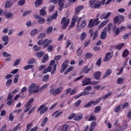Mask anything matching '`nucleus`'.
Masks as SVG:
<instances>
[{"instance_id":"f257e3e1","label":"nucleus","mask_w":131,"mask_h":131,"mask_svg":"<svg viewBox=\"0 0 131 131\" xmlns=\"http://www.w3.org/2000/svg\"><path fill=\"white\" fill-rule=\"evenodd\" d=\"M111 2H115V0H107L106 2V0L97 2V0H91L89 3L90 7L92 9H99V8H101V6L109 5Z\"/></svg>"},{"instance_id":"f03ea898","label":"nucleus","mask_w":131,"mask_h":131,"mask_svg":"<svg viewBox=\"0 0 131 131\" xmlns=\"http://www.w3.org/2000/svg\"><path fill=\"white\" fill-rule=\"evenodd\" d=\"M50 95H52V96H57V95L61 94V93H62V91H63V87L62 86H60L58 88L55 89L54 84H51L50 86Z\"/></svg>"},{"instance_id":"7ed1b4c3","label":"nucleus","mask_w":131,"mask_h":131,"mask_svg":"<svg viewBox=\"0 0 131 131\" xmlns=\"http://www.w3.org/2000/svg\"><path fill=\"white\" fill-rule=\"evenodd\" d=\"M52 43V39L49 40V39L46 38L45 40L40 39L37 42L38 46H43V49H46L48 48V46Z\"/></svg>"},{"instance_id":"20e7f679","label":"nucleus","mask_w":131,"mask_h":131,"mask_svg":"<svg viewBox=\"0 0 131 131\" xmlns=\"http://www.w3.org/2000/svg\"><path fill=\"white\" fill-rule=\"evenodd\" d=\"M101 100H102V98L99 97L95 101L94 100H91L84 105V108H90L92 105H93V106H96V105H98V104L101 102Z\"/></svg>"},{"instance_id":"39448f33","label":"nucleus","mask_w":131,"mask_h":131,"mask_svg":"<svg viewBox=\"0 0 131 131\" xmlns=\"http://www.w3.org/2000/svg\"><path fill=\"white\" fill-rule=\"evenodd\" d=\"M70 22V19H67L66 17H62L61 21V24H62L61 29L62 30L66 29Z\"/></svg>"},{"instance_id":"423d86ee","label":"nucleus","mask_w":131,"mask_h":131,"mask_svg":"<svg viewBox=\"0 0 131 131\" xmlns=\"http://www.w3.org/2000/svg\"><path fill=\"white\" fill-rule=\"evenodd\" d=\"M122 22H124V16L123 15H120V17L117 16L114 18V24H118V25H120Z\"/></svg>"},{"instance_id":"0eeeda50","label":"nucleus","mask_w":131,"mask_h":131,"mask_svg":"<svg viewBox=\"0 0 131 131\" xmlns=\"http://www.w3.org/2000/svg\"><path fill=\"white\" fill-rule=\"evenodd\" d=\"M98 24H100V21H99V18H96L94 20L90 19L88 26L89 28H93L94 26H98Z\"/></svg>"},{"instance_id":"6e6552de","label":"nucleus","mask_w":131,"mask_h":131,"mask_svg":"<svg viewBox=\"0 0 131 131\" xmlns=\"http://www.w3.org/2000/svg\"><path fill=\"white\" fill-rule=\"evenodd\" d=\"M114 54V52H113V51L106 53L105 58L103 59V62H108V61H110V60L113 58Z\"/></svg>"},{"instance_id":"1a4fd4ad","label":"nucleus","mask_w":131,"mask_h":131,"mask_svg":"<svg viewBox=\"0 0 131 131\" xmlns=\"http://www.w3.org/2000/svg\"><path fill=\"white\" fill-rule=\"evenodd\" d=\"M45 104H41L37 110V112H39L40 111V114L41 115L44 114L45 112H47L48 110H49V107L47 106H45Z\"/></svg>"},{"instance_id":"9d476101","label":"nucleus","mask_w":131,"mask_h":131,"mask_svg":"<svg viewBox=\"0 0 131 131\" xmlns=\"http://www.w3.org/2000/svg\"><path fill=\"white\" fill-rule=\"evenodd\" d=\"M77 19H78V16L76 14L74 15L71 20V24L69 27V29H71V28H73V27H74V25H75V23Z\"/></svg>"},{"instance_id":"9b49d317","label":"nucleus","mask_w":131,"mask_h":131,"mask_svg":"<svg viewBox=\"0 0 131 131\" xmlns=\"http://www.w3.org/2000/svg\"><path fill=\"white\" fill-rule=\"evenodd\" d=\"M89 33H90L91 37H92L93 35H94L93 37V40L96 39L97 37H98V36L99 35V33L98 32V31H95L94 33L93 29H91L89 30Z\"/></svg>"},{"instance_id":"f8f14e48","label":"nucleus","mask_w":131,"mask_h":131,"mask_svg":"<svg viewBox=\"0 0 131 131\" xmlns=\"http://www.w3.org/2000/svg\"><path fill=\"white\" fill-rule=\"evenodd\" d=\"M68 62L69 61L68 60H66L61 65V69L60 70V73H63L64 71L67 69V68L68 67Z\"/></svg>"},{"instance_id":"ddd939ff","label":"nucleus","mask_w":131,"mask_h":131,"mask_svg":"<svg viewBox=\"0 0 131 131\" xmlns=\"http://www.w3.org/2000/svg\"><path fill=\"white\" fill-rule=\"evenodd\" d=\"M91 82H92V79L90 78H85L82 81V86H85V85H89V84H91Z\"/></svg>"},{"instance_id":"4468645a","label":"nucleus","mask_w":131,"mask_h":131,"mask_svg":"<svg viewBox=\"0 0 131 131\" xmlns=\"http://www.w3.org/2000/svg\"><path fill=\"white\" fill-rule=\"evenodd\" d=\"M107 37V28H104L100 34V39H105Z\"/></svg>"},{"instance_id":"2eb2a0df","label":"nucleus","mask_w":131,"mask_h":131,"mask_svg":"<svg viewBox=\"0 0 131 131\" xmlns=\"http://www.w3.org/2000/svg\"><path fill=\"white\" fill-rule=\"evenodd\" d=\"M111 14L112 13L111 12H108L107 13H102L100 16V19L101 20H103V19L106 20V19H108V17L111 16Z\"/></svg>"},{"instance_id":"dca6fc26","label":"nucleus","mask_w":131,"mask_h":131,"mask_svg":"<svg viewBox=\"0 0 131 131\" xmlns=\"http://www.w3.org/2000/svg\"><path fill=\"white\" fill-rule=\"evenodd\" d=\"M101 75H102V72L100 71H97L94 73V77L96 80H99V78H101Z\"/></svg>"},{"instance_id":"f3484780","label":"nucleus","mask_w":131,"mask_h":131,"mask_svg":"<svg viewBox=\"0 0 131 131\" xmlns=\"http://www.w3.org/2000/svg\"><path fill=\"white\" fill-rule=\"evenodd\" d=\"M35 83H33L32 84H31L30 86L28 87V90L29 96H31V95H32V91H33V89H35Z\"/></svg>"},{"instance_id":"a211bd4d","label":"nucleus","mask_w":131,"mask_h":131,"mask_svg":"<svg viewBox=\"0 0 131 131\" xmlns=\"http://www.w3.org/2000/svg\"><path fill=\"white\" fill-rule=\"evenodd\" d=\"M89 66H85L83 68V72H85V74H86L89 71H91L92 70V68H93V67H91L90 68H89Z\"/></svg>"},{"instance_id":"6ab92c4d","label":"nucleus","mask_w":131,"mask_h":131,"mask_svg":"<svg viewBox=\"0 0 131 131\" xmlns=\"http://www.w3.org/2000/svg\"><path fill=\"white\" fill-rule=\"evenodd\" d=\"M62 113H63V112H60L59 113V111H56L52 114V117H54V116H55V118H57L59 117V116H60V115L62 114Z\"/></svg>"},{"instance_id":"aec40b11","label":"nucleus","mask_w":131,"mask_h":131,"mask_svg":"<svg viewBox=\"0 0 131 131\" xmlns=\"http://www.w3.org/2000/svg\"><path fill=\"white\" fill-rule=\"evenodd\" d=\"M86 36H88V34L85 32H83L81 34L80 36V39L81 41H82V40H84L85 38H86Z\"/></svg>"},{"instance_id":"412c9836","label":"nucleus","mask_w":131,"mask_h":131,"mask_svg":"<svg viewBox=\"0 0 131 131\" xmlns=\"http://www.w3.org/2000/svg\"><path fill=\"white\" fill-rule=\"evenodd\" d=\"M43 1L42 0H37L35 2V7L36 8H38V7H40V6H41L42 5Z\"/></svg>"},{"instance_id":"4be33fe9","label":"nucleus","mask_w":131,"mask_h":131,"mask_svg":"<svg viewBox=\"0 0 131 131\" xmlns=\"http://www.w3.org/2000/svg\"><path fill=\"white\" fill-rule=\"evenodd\" d=\"M83 8H84V6L83 5H80V6L77 7L75 9L76 14H78V13H79V12H80V11H81V10H82L83 9Z\"/></svg>"},{"instance_id":"5701e85b","label":"nucleus","mask_w":131,"mask_h":131,"mask_svg":"<svg viewBox=\"0 0 131 131\" xmlns=\"http://www.w3.org/2000/svg\"><path fill=\"white\" fill-rule=\"evenodd\" d=\"M12 0H8L5 5V7L6 9H8V8H10V7H12Z\"/></svg>"},{"instance_id":"b1692460","label":"nucleus","mask_w":131,"mask_h":131,"mask_svg":"<svg viewBox=\"0 0 131 131\" xmlns=\"http://www.w3.org/2000/svg\"><path fill=\"white\" fill-rule=\"evenodd\" d=\"M111 73H112V70L111 69H108L105 74L102 77V78H106L107 76H109V75H111Z\"/></svg>"},{"instance_id":"393cba45","label":"nucleus","mask_w":131,"mask_h":131,"mask_svg":"<svg viewBox=\"0 0 131 131\" xmlns=\"http://www.w3.org/2000/svg\"><path fill=\"white\" fill-rule=\"evenodd\" d=\"M51 71H52V67H50V66H49L47 69H45L43 70L42 73L43 74H47L48 72H51Z\"/></svg>"},{"instance_id":"a878e982","label":"nucleus","mask_w":131,"mask_h":131,"mask_svg":"<svg viewBox=\"0 0 131 131\" xmlns=\"http://www.w3.org/2000/svg\"><path fill=\"white\" fill-rule=\"evenodd\" d=\"M58 6H59V11H62V9H63V7H64V3H63V1L59 0L58 3Z\"/></svg>"},{"instance_id":"bb28decb","label":"nucleus","mask_w":131,"mask_h":131,"mask_svg":"<svg viewBox=\"0 0 131 131\" xmlns=\"http://www.w3.org/2000/svg\"><path fill=\"white\" fill-rule=\"evenodd\" d=\"M124 46V43H122L121 44L115 46V50H121Z\"/></svg>"},{"instance_id":"cd10ccee","label":"nucleus","mask_w":131,"mask_h":131,"mask_svg":"<svg viewBox=\"0 0 131 131\" xmlns=\"http://www.w3.org/2000/svg\"><path fill=\"white\" fill-rule=\"evenodd\" d=\"M33 101H34V98H31L25 105V107H30L29 106H30L32 104V102H33Z\"/></svg>"},{"instance_id":"c85d7f7f","label":"nucleus","mask_w":131,"mask_h":131,"mask_svg":"<svg viewBox=\"0 0 131 131\" xmlns=\"http://www.w3.org/2000/svg\"><path fill=\"white\" fill-rule=\"evenodd\" d=\"M41 49V47L37 46V45H35L33 47V51H34V52H38Z\"/></svg>"},{"instance_id":"c756f323","label":"nucleus","mask_w":131,"mask_h":131,"mask_svg":"<svg viewBox=\"0 0 131 131\" xmlns=\"http://www.w3.org/2000/svg\"><path fill=\"white\" fill-rule=\"evenodd\" d=\"M102 64V57L99 58L95 63L96 66H97L98 68H100Z\"/></svg>"},{"instance_id":"7c9ffc66","label":"nucleus","mask_w":131,"mask_h":131,"mask_svg":"<svg viewBox=\"0 0 131 131\" xmlns=\"http://www.w3.org/2000/svg\"><path fill=\"white\" fill-rule=\"evenodd\" d=\"M129 54V51H128V50H127V49H125L124 52H123L122 54V57H124V58H126V57H127V56H128V54Z\"/></svg>"},{"instance_id":"2f4dec72","label":"nucleus","mask_w":131,"mask_h":131,"mask_svg":"<svg viewBox=\"0 0 131 131\" xmlns=\"http://www.w3.org/2000/svg\"><path fill=\"white\" fill-rule=\"evenodd\" d=\"M109 22V19H106V20L103 21L99 25V27L102 28L104 27L106 24H107Z\"/></svg>"},{"instance_id":"473e14b6","label":"nucleus","mask_w":131,"mask_h":131,"mask_svg":"<svg viewBox=\"0 0 131 131\" xmlns=\"http://www.w3.org/2000/svg\"><path fill=\"white\" fill-rule=\"evenodd\" d=\"M39 14L40 15V16H42V17L46 16V15H47V12L46 11V10L43 9H42L40 10V12Z\"/></svg>"},{"instance_id":"72a5a7b5","label":"nucleus","mask_w":131,"mask_h":131,"mask_svg":"<svg viewBox=\"0 0 131 131\" xmlns=\"http://www.w3.org/2000/svg\"><path fill=\"white\" fill-rule=\"evenodd\" d=\"M33 68V64H28L24 67V70H28V69H32Z\"/></svg>"},{"instance_id":"f704fd0d","label":"nucleus","mask_w":131,"mask_h":131,"mask_svg":"<svg viewBox=\"0 0 131 131\" xmlns=\"http://www.w3.org/2000/svg\"><path fill=\"white\" fill-rule=\"evenodd\" d=\"M121 109V105H119L118 106L115 107L114 112H115V113H118V112H119Z\"/></svg>"},{"instance_id":"c9c22d12","label":"nucleus","mask_w":131,"mask_h":131,"mask_svg":"<svg viewBox=\"0 0 131 131\" xmlns=\"http://www.w3.org/2000/svg\"><path fill=\"white\" fill-rule=\"evenodd\" d=\"M80 50H81V47H79L77 51L78 57H80L81 56H82V51Z\"/></svg>"},{"instance_id":"e433bc0d","label":"nucleus","mask_w":131,"mask_h":131,"mask_svg":"<svg viewBox=\"0 0 131 131\" xmlns=\"http://www.w3.org/2000/svg\"><path fill=\"white\" fill-rule=\"evenodd\" d=\"M118 84H122L124 82V79L123 78H119L117 80Z\"/></svg>"},{"instance_id":"4c0bfd02","label":"nucleus","mask_w":131,"mask_h":131,"mask_svg":"<svg viewBox=\"0 0 131 131\" xmlns=\"http://www.w3.org/2000/svg\"><path fill=\"white\" fill-rule=\"evenodd\" d=\"M45 55V52L43 51H40L36 53V56L37 58H41L42 56Z\"/></svg>"},{"instance_id":"58836bf2","label":"nucleus","mask_w":131,"mask_h":131,"mask_svg":"<svg viewBox=\"0 0 131 131\" xmlns=\"http://www.w3.org/2000/svg\"><path fill=\"white\" fill-rule=\"evenodd\" d=\"M83 118V116L82 115L76 116L74 117V120H75L76 121H78L81 119H82Z\"/></svg>"},{"instance_id":"ea45409f","label":"nucleus","mask_w":131,"mask_h":131,"mask_svg":"<svg viewBox=\"0 0 131 131\" xmlns=\"http://www.w3.org/2000/svg\"><path fill=\"white\" fill-rule=\"evenodd\" d=\"M73 70V67H71L67 69V70L64 72V74L66 75L69 73V72H71Z\"/></svg>"},{"instance_id":"a19ab883","label":"nucleus","mask_w":131,"mask_h":131,"mask_svg":"<svg viewBox=\"0 0 131 131\" xmlns=\"http://www.w3.org/2000/svg\"><path fill=\"white\" fill-rule=\"evenodd\" d=\"M86 26V21L85 20H83L81 21L80 24L81 28H84Z\"/></svg>"},{"instance_id":"79ce46f5","label":"nucleus","mask_w":131,"mask_h":131,"mask_svg":"<svg viewBox=\"0 0 131 131\" xmlns=\"http://www.w3.org/2000/svg\"><path fill=\"white\" fill-rule=\"evenodd\" d=\"M49 59V55L48 54H46L42 58V63H46L47 62V60Z\"/></svg>"},{"instance_id":"37998d69","label":"nucleus","mask_w":131,"mask_h":131,"mask_svg":"<svg viewBox=\"0 0 131 131\" xmlns=\"http://www.w3.org/2000/svg\"><path fill=\"white\" fill-rule=\"evenodd\" d=\"M69 128V124H66L62 126V129L63 131H67Z\"/></svg>"},{"instance_id":"c03bdc74","label":"nucleus","mask_w":131,"mask_h":131,"mask_svg":"<svg viewBox=\"0 0 131 131\" xmlns=\"http://www.w3.org/2000/svg\"><path fill=\"white\" fill-rule=\"evenodd\" d=\"M52 31H53V27H52V26H50L47 29V34H51V33H52Z\"/></svg>"},{"instance_id":"a18cd8bd","label":"nucleus","mask_w":131,"mask_h":131,"mask_svg":"<svg viewBox=\"0 0 131 131\" xmlns=\"http://www.w3.org/2000/svg\"><path fill=\"white\" fill-rule=\"evenodd\" d=\"M37 31H38V30H37V29H35L33 30L30 33L31 36H34V35H35V34L37 33Z\"/></svg>"},{"instance_id":"49530a36","label":"nucleus","mask_w":131,"mask_h":131,"mask_svg":"<svg viewBox=\"0 0 131 131\" xmlns=\"http://www.w3.org/2000/svg\"><path fill=\"white\" fill-rule=\"evenodd\" d=\"M114 36H117V35H119V34L120 33V30L119 29V28H117L116 30L114 31Z\"/></svg>"},{"instance_id":"de8ad7c7","label":"nucleus","mask_w":131,"mask_h":131,"mask_svg":"<svg viewBox=\"0 0 131 131\" xmlns=\"http://www.w3.org/2000/svg\"><path fill=\"white\" fill-rule=\"evenodd\" d=\"M38 19L39 20L37 21L38 24H43V23H45V21H46L45 18L42 17H40L38 18Z\"/></svg>"},{"instance_id":"09e8293b","label":"nucleus","mask_w":131,"mask_h":131,"mask_svg":"<svg viewBox=\"0 0 131 131\" xmlns=\"http://www.w3.org/2000/svg\"><path fill=\"white\" fill-rule=\"evenodd\" d=\"M99 111H101V106L97 105L95 107L94 113H98V112H99Z\"/></svg>"},{"instance_id":"8fccbe9b","label":"nucleus","mask_w":131,"mask_h":131,"mask_svg":"<svg viewBox=\"0 0 131 131\" xmlns=\"http://www.w3.org/2000/svg\"><path fill=\"white\" fill-rule=\"evenodd\" d=\"M81 104V99H79L74 103V106H75V107H77Z\"/></svg>"},{"instance_id":"3c124183","label":"nucleus","mask_w":131,"mask_h":131,"mask_svg":"<svg viewBox=\"0 0 131 131\" xmlns=\"http://www.w3.org/2000/svg\"><path fill=\"white\" fill-rule=\"evenodd\" d=\"M48 122V117H45L42 121V122L41 123V126L42 127L45 126V124Z\"/></svg>"},{"instance_id":"603ef678","label":"nucleus","mask_w":131,"mask_h":131,"mask_svg":"<svg viewBox=\"0 0 131 131\" xmlns=\"http://www.w3.org/2000/svg\"><path fill=\"white\" fill-rule=\"evenodd\" d=\"M18 80H19V74H17L14 76L13 83H17Z\"/></svg>"},{"instance_id":"864d4df0","label":"nucleus","mask_w":131,"mask_h":131,"mask_svg":"<svg viewBox=\"0 0 131 131\" xmlns=\"http://www.w3.org/2000/svg\"><path fill=\"white\" fill-rule=\"evenodd\" d=\"M121 106V108L122 109H125V108H127V106H128V102H125L123 104H120V105Z\"/></svg>"},{"instance_id":"5fc2aeb1","label":"nucleus","mask_w":131,"mask_h":131,"mask_svg":"<svg viewBox=\"0 0 131 131\" xmlns=\"http://www.w3.org/2000/svg\"><path fill=\"white\" fill-rule=\"evenodd\" d=\"M3 57H12V55L11 54L8 53L6 51H4L3 52Z\"/></svg>"},{"instance_id":"6e6d98bb","label":"nucleus","mask_w":131,"mask_h":131,"mask_svg":"<svg viewBox=\"0 0 131 131\" xmlns=\"http://www.w3.org/2000/svg\"><path fill=\"white\" fill-rule=\"evenodd\" d=\"M25 3V0H20L19 1H18L17 5L18 6H24Z\"/></svg>"},{"instance_id":"4d7b16f0","label":"nucleus","mask_w":131,"mask_h":131,"mask_svg":"<svg viewBox=\"0 0 131 131\" xmlns=\"http://www.w3.org/2000/svg\"><path fill=\"white\" fill-rule=\"evenodd\" d=\"M47 47H47V49L48 50V52H52L53 51V49L54 48V46L50 45H49Z\"/></svg>"},{"instance_id":"13d9d810","label":"nucleus","mask_w":131,"mask_h":131,"mask_svg":"<svg viewBox=\"0 0 131 131\" xmlns=\"http://www.w3.org/2000/svg\"><path fill=\"white\" fill-rule=\"evenodd\" d=\"M20 123H19L16 126L13 128L12 131H18V129H20Z\"/></svg>"},{"instance_id":"bf43d9fd","label":"nucleus","mask_w":131,"mask_h":131,"mask_svg":"<svg viewBox=\"0 0 131 131\" xmlns=\"http://www.w3.org/2000/svg\"><path fill=\"white\" fill-rule=\"evenodd\" d=\"M26 126H27V129H26V131L30 130V128H31V127H32V126H33L32 123H31L30 124H27Z\"/></svg>"},{"instance_id":"052dcab7","label":"nucleus","mask_w":131,"mask_h":131,"mask_svg":"<svg viewBox=\"0 0 131 131\" xmlns=\"http://www.w3.org/2000/svg\"><path fill=\"white\" fill-rule=\"evenodd\" d=\"M35 62V59L34 58H31L30 60H29L27 62L28 64H34V63Z\"/></svg>"},{"instance_id":"680f3d73","label":"nucleus","mask_w":131,"mask_h":131,"mask_svg":"<svg viewBox=\"0 0 131 131\" xmlns=\"http://www.w3.org/2000/svg\"><path fill=\"white\" fill-rule=\"evenodd\" d=\"M91 57H93V54L91 53H87L85 55L86 59H90Z\"/></svg>"},{"instance_id":"e2e57ef3","label":"nucleus","mask_w":131,"mask_h":131,"mask_svg":"<svg viewBox=\"0 0 131 131\" xmlns=\"http://www.w3.org/2000/svg\"><path fill=\"white\" fill-rule=\"evenodd\" d=\"M97 120V118L94 116H91L90 118L88 119L89 121H93Z\"/></svg>"},{"instance_id":"0e129e2a","label":"nucleus","mask_w":131,"mask_h":131,"mask_svg":"<svg viewBox=\"0 0 131 131\" xmlns=\"http://www.w3.org/2000/svg\"><path fill=\"white\" fill-rule=\"evenodd\" d=\"M49 78H50V77L49 76V75H46L42 78V81H48L49 80Z\"/></svg>"},{"instance_id":"69168bd1","label":"nucleus","mask_w":131,"mask_h":131,"mask_svg":"<svg viewBox=\"0 0 131 131\" xmlns=\"http://www.w3.org/2000/svg\"><path fill=\"white\" fill-rule=\"evenodd\" d=\"M55 9V6L51 5L49 7V12H53Z\"/></svg>"},{"instance_id":"338daca9","label":"nucleus","mask_w":131,"mask_h":131,"mask_svg":"<svg viewBox=\"0 0 131 131\" xmlns=\"http://www.w3.org/2000/svg\"><path fill=\"white\" fill-rule=\"evenodd\" d=\"M57 69V64H54L53 66V68L51 71V74H54L56 72V70Z\"/></svg>"},{"instance_id":"774afa93","label":"nucleus","mask_w":131,"mask_h":131,"mask_svg":"<svg viewBox=\"0 0 131 131\" xmlns=\"http://www.w3.org/2000/svg\"><path fill=\"white\" fill-rule=\"evenodd\" d=\"M45 36H46V34H45L43 33H40L39 36H38V39L45 38Z\"/></svg>"}]
</instances>
